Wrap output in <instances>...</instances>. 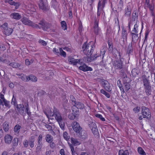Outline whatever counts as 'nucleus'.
<instances>
[{"mask_svg": "<svg viewBox=\"0 0 155 155\" xmlns=\"http://www.w3.org/2000/svg\"><path fill=\"white\" fill-rule=\"evenodd\" d=\"M95 47V44L93 41H90L88 43L86 42L83 44L82 47L83 52L84 54L87 56L83 58V60L84 62L86 61V60L88 57L92 55Z\"/></svg>", "mask_w": 155, "mask_h": 155, "instance_id": "obj_1", "label": "nucleus"}, {"mask_svg": "<svg viewBox=\"0 0 155 155\" xmlns=\"http://www.w3.org/2000/svg\"><path fill=\"white\" fill-rule=\"evenodd\" d=\"M17 110L18 113L21 114L25 116L26 115V113L29 116L31 115L30 108L28 101H25L24 104H17L16 106Z\"/></svg>", "mask_w": 155, "mask_h": 155, "instance_id": "obj_2", "label": "nucleus"}, {"mask_svg": "<svg viewBox=\"0 0 155 155\" xmlns=\"http://www.w3.org/2000/svg\"><path fill=\"white\" fill-rule=\"evenodd\" d=\"M141 109V113L142 116H139L138 119L140 120H142L143 118L150 119L151 116L150 109L144 106H142Z\"/></svg>", "mask_w": 155, "mask_h": 155, "instance_id": "obj_3", "label": "nucleus"}, {"mask_svg": "<svg viewBox=\"0 0 155 155\" xmlns=\"http://www.w3.org/2000/svg\"><path fill=\"white\" fill-rule=\"evenodd\" d=\"M145 77L146 76H145L144 78H142V81L146 94L149 96L151 93V86L149 81Z\"/></svg>", "mask_w": 155, "mask_h": 155, "instance_id": "obj_4", "label": "nucleus"}, {"mask_svg": "<svg viewBox=\"0 0 155 155\" xmlns=\"http://www.w3.org/2000/svg\"><path fill=\"white\" fill-rule=\"evenodd\" d=\"M22 23L25 25H28L31 26L33 28H38L39 29H41V28L39 25L34 23L32 21L29 20L28 18L26 17H23L21 19Z\"/></svg>", "mask_w": 155, "mask_h": 155, "instance_id": "obj_5", "label": "nucleus"}, {"mask_svg": "<svg viewBox=\"0 0 155 155\" xmlns=\"http://www.w3.org/2000/svg\"><path fill=\"white\" fill-rule=\"evenodd\" d=\"M1 28L4 34L6 36L11 35L13 31V29L8 26L7 23H5L2 25Z\"/></svg>", "mask_w": 155, "mask_h": 155, "instance_id": "obj_6", "label": "nucleus"}, {"mask_svg": "<svg viewBox=\"0 0 155 155\" xmlns=\"http://www.w3.org/2000/svg\"><path fill=\"white\" fill-rule=\"evenodd\" d=\"M112 63L115 70H120L123 68V61L122 60H114Z\"/></svg>", "mask_w": 155, "mask_h": 155, "instance_id": "obj_7", "label": "nucleus"}, {"mask_svg": "<svg viewBox=\"0 0 155 155\" xmlns=\"http://www.w3.org/2000/svg\"><path fill=\"white\" fill-rule=\"evenodd\" d=\"M71 142L72 144H69V146L71 148L72 155H75L76 153L73 145L77 146L80 144V143L76 139L72 137L71 138Z\"/></svg>", "mask_w": 155, "mask_h": 155, "instance_id": "obj_8", "label": "nucleus"}, {"mask_svg": "<svg viewBox=\"0 0 155 155\" xmlns=\"http://www.w3.org/2000/svg\"><path fill=\"white\" fill-rule=\"evenodd\" d=\"M102 87L106 91L110 92L111 90L110 83L107 80L103 79L101 82Z\"/></svg>", "mask_w": 155, "mask_h": 155, "instance_id": "obj_9", "label": "nucleus"}, {"mask_svg": "<svg viewBox=\"0 0 155 155\" xmlns=\"http://www.w3.org/2000/svg\"><path fill=\"white\" fill-rule=\"evenodd\" d=\"M39 24L41 26L42 28L44 31H47L51 26V24L46 21L44 19L41 20Z\"/></svg>", "mask_w": 155, "mask_h": 155, "instance_id": "obj_10", "label": "nucleus"}, {"mask_svg": "<svg viewBox=\"0 0 155 155\" xmlns=\"http://www.w3.org/2000/svg\"><path fill=\"white\" fill-rule=\"evenodd\" d=\"M94 32L96 35H98L101 32V29L99 27V20H97L96 18L95 19L93 26Z\"/></svg>", "mask_w": 155, "mask_h": 155, "instance_id": "obj_11", "label": "nucleus"}, {"mask_svg": "<svg viewBox=\"0 0 155 155\" xmlns=\"http://www.w3.org/2000/svg\"><path fill=\"white\" fill-rule=\"evenodd\" d=\"M72 113L70 114L68 116V118L71 120H74L76 117H78L79 115V111L78 110H75L74 107H72Z\"/></svg>", "mask_w": 155, "mask_h": 155, "instance_id": "obj_12", "label": "nucleus"}, {"mask_svg": "<svg viewBox=\"0 0 155 155\" xmlns=\"http://www.w3.org/2000/svg\"><path fill=\"white\" fill-rule=\"evenodd\" d=\"M72 126L73 130L76 133L80 134L82 128L78 122L76 121L74 122L72 124Z\"/></svg>", "mask_w": 155, "mask_h": 155, "instance_id": "obj_13", "label": "nucleus"}, {"mask_svg": "<svg viewBox=\"0 0 155 155\" xmlns=\"http://www.w3.org/2000/svg\"><path fill=\"white\" fill-rule=\"evenodd\" d=\"M81 65L79 67V69L80 70H82L84 72L87 71H92L93 70L92 68L90 67L87 66L86 64L82 62V60L81 62L79 64Z\"/></svg>", "mask_w": 155, "mask_h": 155, "instance_id": "obj_14", "label": "nucleus"}, {"mask_svg": "<svg viewBox=\"0 0 155 155\" xmlns=\"http://www.w3.org/2000/svg\"><path fill=\"white\" fill-rule=\"evenodd\" d=\"M141 29L140 33L139 34L140 37L141 36V33H142L143 29V22L141 23ZM131 35L132 36V41H137L139 39L138 34H136L134 33H131Z\"/></svg>", "mask_w": 155, "mask_h": 155, "instance_id": "obj_15", "label": "nucleus"}, {"mask_svg": "<svg viewBox=\"0 0 155 155\" xmlns=\"http://www.w3.org/2000/svg\"><path fill=\"white\" fill-rule=\"evenodd\" d=\"M138 13L137 10L136 9L134 10L132 13V16L130 18V21L134 23L135 21H137L138 18Z\"/></svg>", "mask_w": 155, "mask_h": 155, "instance_id": "obj_16", "label": "nucleus"}, {"mask_svg": "<svg viewBox=\"0 0 155 155\" xmlns=\"http://www.w3.org/2000/svg\"><path fill=\"white\" fill-rule=\"evenodd\" d=\"M82 60V59H75L71 56L68 57V60L69 63L73 65H76L78 63L79 64Z\"/></svg>", "mask_w": 155, "mask_h": 155, "instance_id": "obj_17", "label": "nucleus"}, {"mask_svg": "<svg viewBox=\"0 0 155 155\" xmlns=\"http://www.w3.org/2000/svg\"><path fill=\"white\" fill-rule=\"evenodd\" d=\"M54 114L55 119L57 122L62 120V117L58 110L54 107Z\"/></svg>", "mask_w": 155, "mask_h": 155, "instance_id": "obj_18", "label": "nucleus"}, {"mask_svg": "<svg viewBox=\"0 0 155 155\" xmlns=\"http://www.w3.org/2000/svg\"><path fill=\"white\" fill-rule=\"evenodd\" d=\"M39 8L44 11H47L48 10V4L47 1L44 2H40L39 4Z\"/></svg>", "mask_w": 155, "mask_h": 155, "instance_id": "obj_19", "label": "nucleus"}, {"mask_svg": "<svg viewBox=\"0 0 155 155\" xmlns=\"http://www.w3.org/2000/svg\"><path fill=\"white\" fill-rule=\"evenodd\" d=\"M89 127L91 130L92 132L94 134L98 133V130L96 124L94 122H92L89 124Z\"/></svg>", "mask_w": 155, "mask_h": 155, "instance_id": "obj_20", "label": "nucleus"}, {"mask_svg": "<svg viewBox=\"0 0 155 155\" xmlns=\"http://www.w3.org/2000/svg\"><path fill=\"white\" fill-rule=\"evenodd\" d=\"M5 3H8L11 5L15 6V8L17 9L19 7L20 4L19 2H15L13 1V0H5Z\"/></svg>", "mask_w": 155, "mask_h": 155, "instance_id": "obj_21", "label": "nucleus"}, {"mask_svg": "<svg viewBox=\"0 0 155 155\" xmlns=\"http://www.w3.org/2000/svg\"><path fill=\"white\" fill-rule=\"evenodd\" d=\"M146 8H147L149 9V10L150 12L151 15H152L153 17V22H154L155 18L154 11V4H151L150 5H148L147 7H146Z\"/></svg>", "mask_w": 155, "mask_h": 155, "instance_id": "obj_22", "label": "nucleus"}, {"mask_svg": "<svg viewBox=\"0 0 155 155\" xmlns=\"http://www.w3.org/2000/svg\"><path fill=\"white\" fill-rule=\"evenodd\" d=\"M122 29L121 32V37L124 40L127 41L128 34L127 29L123 26L121 27Z\"/></svg>", "mask_w": 155, "mask_h": 155, "instance_id": "obj_23", "label": "nucleus"}, {"mask_svg": "<svg viewBox=\"0 0 155 155\" xmlns=\"http://www.w3.org/2000/svg\"><path fill=\"white\" fill-rule=\"evenodd\" d=\"M131 8L130 6L127 5L124 9V16L130 17L131 15Z\"/></svg>", "mask_w": 155, "mask_h": 155, "instance_id": "obj_24", "label": "nucleus"}, {"mask_svg": "<svg viewBox=\"0 0 155 155\" xmlns=\"http://www.w3.org/2000/svg\"><path fill=\"white\" fill-rule=\"evenodd\" d=\"M10 17L12 19L19 20L21 18V15L18 13H13L11 14Z\"/></svg>", "mask_w": 155, "mask_h": 155, "instance_id": "obj_25", "label": "nucleus"}, {"mask_svg": "<svg viewBox=\"0 0 155 155\" xmlns=\"http://www.w3.org/2000/svg\"><path fill=\"white\" fill-rule=\"evenodd\" d=\"M12 137L9 134H7L4 137L5 141L6 143H10L12 142Z\"/></svg>", "mask_w": 155, "mask_h": 155, "instance_id": "obj_26", "label": "nucleus"}, {"mask_svg": "<svg viewBox=\"0 0 155 155\" xmlns=\"http://www.w3.org/2000/svg\"><path fill=\"white\" fill-rule=\"evenodd\" d=\"M73 107H76L78 109H83L84 107V104L80 102H77L75 104L73 105Z\"/></svg>", "mask_w": 155, "mask_h": 155, "instance_id": "obj_27", "label": "nucleus"}, {"mask_svg": "<svg viewBox=\"0 0 155 155\" xmlns=\"http://www.w3.org/2000/svg\"><path fill=\"white\" fill-rule=\"evenodd\" d=\"M133 53V48L132 42L129 43L127 48V53L129 55Z\"/></svg>", "mask_w": 155, "mask_h": 155, "instance_id": "obj_28", "label": "nucleus"}, {"mask_svg": "<svg viewBox=\"0 0 155 155\" xmlns=\"http://www.w3.org/2000/svg\"><path fill=\"white\" fill-rule=\"evenodd\" d=\"M19 78H20L21 80L25 81H29V77H28L26 75H24L22 74H21L19 75Z\"/></svg>", "mask_w": 155, "mask_h": 155, "instance_id": "obj_29", "label": "nucleus"}, {"mask_svg": "<svg viewBox=\"0 0 155 155\" xmlns=\"http://www.w3.org/2000/svg\"><path fill=\"white\" fill-rule=\"evenodd\" d=\"M117 85L118 87L119 88L121 93H122V92L123 93L125 92V91H124V88L122 86V85L121 84V81L120 80H117Z\"/></svg>", "mask_w": 155, "mask_h": 155, "instance_id": "obj_30", "label": "nucleus"}, {"mask_svg": "<svg viewBox=\"0 0 155 155\" xmlns=\"http://www.w3.org/2000/svg\"><path fill=\"white\" fill-rule=\"evenodd\" d=\"M2 104H0L2 106H3L4 105H5V107L8 108H10V102L8 101L6 99L4 100H3V101H2Z\"/></svg>", "mask_w": 155, "mask_h": 155, "instance_id": "obj_31", "label": "nucleus"}, {"mask_svg": "<svg viewBox=\"0 0 155 155\" xmlns=\"http://www.w3.org/2000/svg\"><path fill=\"white\" fill-rule=\"evenodd\" d=\"M139 26L137 24V22L135 24L131 33L138 34Z\"/></svg>", "mask_w": 155, "mask_h": 155, "instance_id": "obj_32", "label": "nucleus"}, {"mask_svg": "<svg viewBox=\"0 0 155 155\" xmlns=\"http://www.w3.org/2000/svg\"><path fill=\"white\" fill-rule=\"evenodd\" d=\"M45 139L46 141L48 143L51 142L53 141V137L49 134L46 135Z\"/></svg>", "mask_w": 155, "mask_h": 155, "instance_id": "obj_33", "label": "nucleus"}, {"mask_svg": "<svg viewBox=\"0 0 155 155\" xmlns=\"http://www.w3.org/2000/svg\"><path fill=\"white\" fill-rule=\"evenodd\" d=\"M119 155H129V153L127 150H120L118 152Z\"/></svg>", "mask_w": 155, "mask_h": 155, "instance_id": "obj_34", "label": "nucleus"}, {"mask_svg": "<svg viewBox=\"0 0 155 155\" xmlns=\"http://www.w3.org/2000/svg\"><path fill=\"white\" fill-rule=\"evenodd\" d=\"M105 7V6L103 7V5L101 3V0H99L98 3L97 9H98V10H100L103 11Z\"/></svg>", "mask_w": 155, "mask_h": 155, "instance_id": "obj_35", "label": "nucleus"}, {"mask_svg": "<svg viewBox=\"0 0 155 155\" xmlns=\"http://www.w3.org/2000/svg\"><path fill=\"white\" fill-rule=\"evenodd\" d=\"M130 80L129 81V82ZM124 88L126 91H127L130 88V85L129 82H125V81H124Z\"/></svg>", "mask_w": 155, "mask_h": 155, "instance_id": "obj_36", "label": "nucleus"}, {"mask_svg": "<svg viewBox=\"0 0 155 155\" xmlns=\"http://www.w3.org/2000/svg\"><path fill=\"white\" fill-rule=\"evenodd\" d=\"M137 152L140 155H146V153L144 150L141 147H139L137 148Z\"/></svg>", "mask_w": 155, "mask_h": 155, "instance_id": "obj_37", "label": "nucleus"}, {"mask_svg": "<svg viewBox=\"0 0 155 155\" xmlns=\"http://www.w3.org/2000/svg\"><path fill=\"white\" fill-rule=\"evenodd\" d=\"M44 113L48 118H49L50 116H53L54 114V112L53 113L50 109L48 111H47V110L44 111Z\"/></svg>", "mask_w": 155, "mask_h": 155, "instance_id": "obj_38", "label": "nucleus"}, {"mask_svg": "<svg viewBox=\"0 0 155 155\" xmlns=\"http://www.w3.org/2000/svg\"><path fill=\"white\" fill-rule=\"evenodd\" d=\"M101 93L102 94L105 95V96L107 98H110V94L106 92L105 90L103 89H101L100 90Z\"/></svg>", "mask_w": 155, "mask_h": 155, "instance_id": "obj_39", "label": "nucleus"}, {"mask_svg": "<svg viewBox=\"0 0 155 155\" xmlns=\"http://www.w3.org/2000/svg\"><path fill=\"white\" fill-rule=\"evenodd\" d=\"M21 128L19 124H16L14 127V130L15 133L18 134Z\"/></svg>", "mask_w": 155, "mask_h": 155, "instance_id": "obj_40", "label": "nucleus"}, {"mask_svg": "<svg viewBox=\"0 0 155 155\" xmlns=\"http://www.w3.org/2000/svg\"><path fill=\"white\" fill-rule=\"evenodd\" d=\"M61 27L63 30H65L67 29V25L66 22L64 21H62L61 22Z\"/></svg>", "mask_w": 155, "mask_h": 155, "instance_id": "obj_41", "label": "nucleus"}, {"mask_svg": "<svg viewBox=\"0 0 155 155\" xmlns=\"http://www.w3.org/2000/svg\"><path fill=\"white\" fill-rule=\"evenodd\" d=\"M9 65L14 68H16L20 66V64L18 63L13 62L9 64Z\"/></svg>", "mask_w": 155, "mask_h": 155, "instance_id": "obj_42", "label": "nucleus"}, {"mask_svg": "<svg viewBox=\"0 0 155 155\" xmlns=\"http://www.w3.org/2000/svg\"><path fill=\"white\" fill-rule=\"evenodd\" d=\"M58 3L56 0H52L51 2V6L55 9L58 6Z\"/></svg>", "mask_w": 155, "mask_h": 155, "instance_id": "obj_43", "label": "nucleus"}, {"mask_svg": "<svg viewBox=\"0 0 155 155\" xmlns=\"http://www.w3.org/2000/svg\"><path fill=\"white\" fill-rule=\"evenodd\" d=\"M3 128L5 132L7 131L9 129L8 124L6 122H5L3 124Z\"/></svg>", "mask_w": 155, "mask_h": 155, "instance_id": "obj_44", "label": "nucleus"}, {"mask_svg": "<svg viewBox=\"0 0 155 155\" xmlns=\"http://www.w3.org/2000/svg\"><path fill=\"white\" fill-rule=\"evenodd\" d=\"M28 77H29V81L31 80L32 81L36 82L37 81V78L35 76L31 75L28 76Z\"/></svg>", "mask_w": 155, "mask_h": 155, "instance_id": "obj_45", "label": "nucleus"}, {"mask_svg": "<svg viewBox=\"0 0 155 155\" xmlns=\"http://www.w3.org/2000/svg\"><path fill=\"white\" fill-rule=\"evenodd\" d=\"M58 122L62 130H64V128L65 124L63 122V120L62 119V120H61L59 121H58Z\"/></svg>", "mask_w": 155, "mask_h": 155, "instance_id": "obj_46", "label": "nucleus"}, {"mask_svg": "<svg viewBox=\"0 0 155 155\" xmlns=\"http://www.w3.org/2000/svg\"><path fill=\"white\" fill-rule=\"evenodd\" d=\"M18 140L17 138H15L12 141V145L14 147L16 146L18 144Z\"/></svg>", "mask_w": 155, "mask_h": 155, "instance_id": "obj_47", "label": "nucleus"}, {"mask_svg": "<svg viewBox=\"0 0 155 155\" xmlns=\"http://www.w3.org/2000/svg\"><path fill=\"white\" fill-rule=\"evenodd\" d=\"M95 116L96 117L100 119L102 121H105V119L100 114H95Z\"/></svg>", "mask_w": 155, "mask_h": 155, "instance_id": "obj_48", "label": "nucleus"}, {"mask_svg": "<svg viewBox=\"0 0 155 155\" xmlns=\"http://www.w3.org/2000/svg\"><path fill=\"white\" fill-rule=\"evenodd\" d=\"M63 136L64 139L66 140H68L70 139V136H68V133L66 132H64L63 134Z\"/></svg>", "mask_w": 155, "mask_h": 155, "instance_id": "obj_49", "label": "nucleus"}, {"mask_svg": "<svg viewBox=\"0 0 155 155\" xmlns=\"http://www.w3.org/2000/svg\"><path fill=\"white\" fill-rule=\"evenodd\" d=\"M150 31L149 29H147L146 30L145 33V37L144 39V41H147V38L148 35L149 34Z\"/></svg>", "mask_w": 155, "mask_h": 155, "instance_id": "obj_50", "label": "nucleus"}, {"mask_svg": "<svg viewBox=\"0 0 155 155\" xmlns=\"http://www.w3.org/2000/svg\"><path fill=\"white\" fill-rule=\"evenodd\" d=\"M60 53V55L63 56L64 57H65L66 56V53L61 48H60L59 49Z\"/></svg>", "mask_w": 155, "mask_h": 155, "instance_id": "obj_51", "label": "nucleus"}, {"mask_svg": "<svg viewBox=\"0 0 155 155\" xmlns=\"http://www.w3.org/2000/svg\"><path fill=\"white\" fill-rule=\"evenodd\" d=\"M118 8L120 9H121L124 6L123 1L122 0H120L119 1L118 4Z\"/></svg>", "mask_w": 155, "mask_h": 155, "instance_id": "obj_52", "label": "nucleus"}, {"mask_svg": "<svg viewBox=\"0 0 155 155\" xmlns=\"http://www.w3.org/2000/svg\"><path fill=\"white\" fill-rule=\"evenodd\" d=\"M70 97L71 100L72 101L71 103L73 105V106L74 104H75L76 103V99L74 98V97L73 95H71L70 96Z\"/></svg>", "mask_w": 155, "mask_h": 155, "instance_id": "obj_53", "label": "nucleus"}, {"mask_svg": "<svg viewBox=\"0 0 155 155\" xmlns=\"http://www.w3.org/2000/svg\"><path fill=\"white\" fill-rule=\"evenodd\" d=\"M5 99L4 95L1 93H0V104H2V101Z\"/></svg>", "mask_w": 155, "mask_h": 155, "instance_id": "obj_54", "label": "nucleus"}, {"mask_svg": "<svg viewBox=\"0 0 155 155\" xmlns=\"http://www.w3.org/2000/svg\"><path fill=\"white\" fill-rule=\"evenodd\" d=\"M53 52L56 55L59 56L60 55V53L58 49L56 48H54L53 49Z\"/></svg>", "mask_w": 155, "mask_h": 155, "instance_id": "obj_55", "label": "nucleus"}, {"mask_svg": "<svg viewBox=\"0 0 155 155\" xmlns=\"http://www.w3.org/2000/svg\"><path fill=\"white\" fill-rule=\"evenodd\" d=\"M38 43L41 44L43 46H46L47 45V42L45 41L40 39L38 41Z\"/></svg>", "mask_w": 155, "mask_h": 155, "instance_id": "obj_56", "label": "nucleus"}, {"mask_svg": "<svg viewBox=\"0 0 155 155\" xmlns=\"http://www.w3.org/2000/svg\"><path fill=\"white\" fill-rule=\"evenodd\" d=\"M24 147L25 148H27L28 146V142L27 140H24L23 143Z\"/></svg>", "mask_w": 155, "mask_h": 155, "instance_id": "obj_57", "label": "nucleus"}, {"mask_svg": "<svg viewBox=\"0 0 155 155\" xmlns=\"http://www.w3.org/2000/svg\"><path fill=\"white\" fill-rule=\"evenodd\" d=\"M140 107L138 106H137L135 107H134L133 109V110L134 112L135 113H138L140 111Z\"/></svg>", "mask_w": 155, "mask_h": 155, "instance_id": "obj_58", "label": "nucleus"}, {"mask_svg": "<svg viewBox=\"0 0 155 155\" xmlns=\"http://www.w3.org/2000/svg\"><path fill=\"white\" fill-rule=\"evenodd\" d=\"M108 44L109 46V49L110 50H112L113 48V45L112 42L108 41Z\"/></svg>", "mask_w": 155, "mask_h": 155, "instance_id": "obj_59", "label": "nucleus"}, {"mask_svg": "<svg viewBox=\"0 0 155 155\" xmlns=\"http://www.w3.org/2000/svg\"><path fill=\"white\" fill-rule=\"evenodd\" d=\"M150 0H145V2L144 5V7L145 8L146 7L150 5L151 4L150 3Z\"/></svg>", "mask_w": 155, "mask_h": 155, "instance_id": "obj_60", "label": "nucleus"}, {"mask_svg": "<svg viewBox=\"0 0 155 155\" xmlns=\"http://www.w3.org/2000/svg\"><path fill=\"white\" fill-rule=\"evenodd\" d=\"M45 127L46 128H47L48 129V131H51V130H52V127L51 125L49 124H46L45 125Z\"/></svg>", "mask_w": 155, "mask_h": 155, "instance_id": "obj_61", "label": "nucleus"}, {"mask_svg": "<svg viewBox=\"0 0 155 155\" xmlns=\"http://www.w3.org/2000/svg\"><path fill=\"white\" fill-rule=\"evenodd\" d=\"M49 143H50V147L51 148L54 149L56 147V145L54 142H51Z\"/></svg>", "mask_w": 155, "mask_h": 155, "instance_id": "obj_62", "label": "nucleus"}, {"mask_svg": "<svg viewBox=\"0 0 155 155\" xmlns=\"http://www.w3.org/2000/svg\"><path fill=\"white\" fill-rule=\"evenodd\" d=\"M42 135L41 134L39 135L38 139V142L39 144L40 143V142L42 140Z\"/></svg>", "mask_w": 155, "mask_h": 155, "instance_id": "obj_63", "label": "nucleus"}, {"mask_svg": "<svg viewBox=\"0 0 155 155\" xmlns=\"http://www.w3.org/2000/svg\"><path fill=\"white\" fill-rule=\"evenodd\" d=\"M60 153L61 155H65L64 150V149H62L60 151Z\"/></svg>", "mask_w": 155, "mask_h": 155, "instance_id": "obj_64", "label": "nucleus"}]
</instances>
